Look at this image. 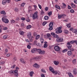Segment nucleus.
Here are the masks:
<instances>
[{"mask_svg":"<svg viewBox=\"0 0 77 77\" xmlns=\"http://www.w3.org/2000/svg\"><path fill=\"white\" fill-rule=\"evenodd\" d=\"M14 74L15 77H18L19 75H18V72H14Z\"/></svg>","mask_w":77,"mask_h":77,"instance_id":"nucleus-18","label":"nucleus"},{"mask_svg":"<svg viewBox=\"0 0 77 77\" xmlns=\"http://www.w3.org/2000/svg\"><path fill=\"white\" fill-rule=\"evenodd\" d=\"M2 14H4V15H6V12L4 11H2L1 12Z\"/></svg>","mask_w":77,"mask_h":77,"instance_id":"nucleus-32","label":"nucleus"},{"mask_svg":"<svg viewBox=\"0 0 77 77\" xmlns=\"http://www.w3.org/2000/svg\"><path fill=\"white\" fill-rule=\"evenodd\" d=\"M66 26L68 28H70L71 27V25H70V24H68L66 25Z\"/></svg>","mask_w":77,"mask_h":77,"instance_id":"nucleus-35","label":"nucleus"},{"mask_svg":"<svg viewBox=\"0 0 77 77\" xmlns=\"http://www.w3.org/2000/svg\"><path fill=\"white\" fill-rule=\"evenodd\" d=\"M6 2H7V3H10L11 2V0H3L2 1V3L3 5H5L6 4Z\"/></svg>","mask_w":77,"mask_h":77,"instance_id":"nucleus-9","label":"nucleus"},{"mask_svg":"<svg viewBox=\"0 0 77 77\" xmlns=\"http://www.w3.org/2000/svg\"><path fill=\"white\" fill-rule=\"evenodd\" d=\"M70 44H74V43H75V40H72V41H71L70 42Z\"/></svg>","mask_w":77,"mask_h":77,"instance_id":"nucleus-39","label":"nucleus"},{"mask_svg":"<svg viewBox=\"0 0 77 77\" xmlns=\"http://www.w3.org/2000/svg\"><path fill=\"white\" fill-rule=\"evenodd\" d=\"M29 39L31 42H32L33 39V37H31L30 38L29 37Z\"/></svg>","mask_w":77,"mask_h":77,"instance_id":"nucleus-28","label":"nucleus"},{"mask_svg":"<svg viewBox=\"0 0 77 77\" xmlns=\"http://www.w3.org/2000/svg\"><path fill=\"white\" fill-rule=\"evenodd\" d=\"M44 48H46L47 47V44L45 43L44 45Z\"/></svg>","mask_w":77,"mask_h":77,"instance_id":"nucleus-48","label":"nucleus"},{"mask_svg":"<svg viewBox=\"0 0 77 77\" xmlns=\"http://www.w3.org/2000/svg\"><path fill=\"white\" fill-rule=\"evenodd\" d=\"M38 6L39 7V8L41 9L42 8L41 7V5L39 4H38Z\"/></svg>","mask_w":77,"mask_h":77,"instance_id":"nucleus-57","label":"nucleus"},{"mask_svg":"<svg viewBox=\"0 0 77 77\" xmlns=\"http://www.w3.org/2000/svg\"><path fill=\"white\" fill-rule=\"evenodd\" d=\"M49 27H53V22H51L49 25Z\"/></svg>","mask_w":77,"mask_h":77,"instance_id":"nucleus-20","label":"nucleus"},{"mask_svg":"<svg viewBox=\"0 0 77 77\" xmlns=\"http://www.w3.org/2000/svg\"><path fill=\"white\" fill-rule=\"evenodd\" d=\"M18 72L17 70H15V71L11 70L9 72V73L11 74H14L15 72Z\"/></svg>","mask_w":77,"mask_h":77,"instance_id":"nucleus-8","label":"nucleus"},{"mask_svg":"<svg viewBox=\"0 0 77 77\" xmlns=\"http://www.w3.org/2000/svg\"><path fill=\"white\" fill-rule=\"evenodd\" d=\"M2 32V28L1 25H0V33H1Z\"/></svg>","mask_w":77,"mask_h":77,"instance_id":"nucleus-47","label":"nucleus"},{"mask_svg":"<svg viewBox=\"0 0 77 77\" xmlns=\"http://www.w3.org/2000/svg\"><path fill=\"white\" fill-rule=\"evenodd\" d=\"M7 36H8V35H5L3 37V39H6V38H7Z\"/></svg>","mask_w":77,"mask_h":77,"instance_id":"nucleus-40","label":"nucleus"},{"mask_svg":"<svg viewBox=\"0 0 77 77\" xmlns=\"http://www.w3.org/2000/svg\"><path fill=\"white\" fill-rule=\"evenodd\" d=\"M11 55V54H8L6 55V56L7 57H9Z\"/></svg>","mask_w":77,"mask_h":77,"instance_id":"nucleus-60","label":"nucleus"},{"mask_svg":"<svg viewBox=\"0 0 77 77\" xmlns=\"http://www.w3.org/2000/svg\"><path fill=\"white\" fill-rule=\"evenodd\" d=\"M18 11V9L17 8H16L15 9V12H17Z\"/></svg>","mask_w":77,"mask_h":77,"instance_id":"nucleus-58","label":"nucleus"},{"mask_svg":"<svg viewBox=\"0 0 77 77\" xmlns=\"http://www.w3.org/2000/svg\"><path fill=\"white\" fill-rule=\"evenodd\" d=\"M37 35V34H36V32H34L33 33V35L34 36H36Z\"/></svg>","mask_w":77,"mask_h":77,"instance_id":"nucleus-63","label":"nucleus"},{"mask_svg":"<svg viewBox=\"0 0 77 77\" xmlns=\"http://www.w3.org/2000/svg\"><path fill=\"white\" fill-rule=\"evenodd\" d=\"M38 12H35L33 14L32 16L33 20H35L38 18Z\"/></svg>","mask_w":77,"mask_h":77,"instance_id":"nucleus-6","label":"nucleus"},{"mask_svg":"<svg viewBox=\"0 0 77 77\" xmlns=\"http://www.w3.org/2000/svg\"><path fill=\"white\" fill-rule=\"evenodd\" d=\"M70 11L71 13H74V11L73 9H71Z\"/></svg>","mask_w":77,"mask_h":77,"instance_id":"nucleus-50","label":"nucleus"},{"mask_svg":"<svg viewBox=\"0 0 77 77\" xmlns=\"http://www.w3.org/2000/svg\"><path fill=\"white\" fill-rule=\"evenodd\" d=\"M55 8L57 9H60V7L59 6H58L57 5H55Z\"/></svg>","mask_w":77,"mask_h":77,"instance_id":"nucleus-33","label":"nucleus"},{"mask_svg":"<svg viewBox=\"0 0 77 77\" xmlns=\"http://www.w3.org/2000/svg\"><path fill=\"white\" fill-rule=\"evenodd\" d=\"M15 21L14 20H11V23H15Z\"/></svg>","mask_w":77,"mask_h":77,"instance_id":"nucleus-49","label":"nucleus"},{"mask_svg":"<svg viewBox=\"0 0 77 77\" xmlns=\"http://www.w3.org/2000/svg\"><path fill=\"white\" fill-rule=\"evenodd\" d=\"M21 19V20H23V21H24L26 20V19L24 17H22Z\"/></svg>","mask_w":77,"mask_h":77,"instance_id":"nucleus-54","label":"nucleus"},{"mask_svg":"<svg viewBox=\"0 0 77 77\" xmlns=\"http://www.w3.org/2000/svg\"><path fill=\"white\" fill-rule=\"evenodd\" d=\"M31 35H32V34L30 33L29 34L27 35V36L29 38H31V37H32V36H31Z\"/></svg>","mask_w":77,"mask_h":77,"instance_id":"nucleus-41","label":"nucleus"},{"mask_svg":"<svg viewBox=\"0 0 77 77\" xmlns=\"http://www.w3.org/2000/svg\"><path fill=\"white\" fill-rule=\"evenodd\" d=\"M57 42H62L63 41V38H57L56 40Z\"/></svg>","mask_w":77,"mask_h":77,"instance_id":"nucleus-4","label":"nucleus"},{"mask_svg":"<svg viewBox=\"0 0 77 77\" xmlns=\"http://www.w3.org/2000/svg\"><path fill=\"white\" fill-rule=\"evenodd\" d=\"M72 32H73V33H76L77 32V30L76 29H74L72 30Z\"/></svg>","mask_w":77,"mask_h":77,"instance_id":"nucleus-43","label":"nucleus"},{"mask_svg":"<svg viewBox=\"0 0 77 77\" xmlns=\"http://www.w3.org/2000/svg\"><path fill=\"white\" fill-rule=\"evenodd\" d=\"M27 48H29V49H30L31 48L30 46L28 45V46H27Z\"/></svg>","mask_w":77,"mask_h":77,"instance_id":"nucleus-61","label":"nucleus"},{"mask_svg":"<svg viewBox=\"0 0 77 77\" xmlns=\"http://www.w3.org/2000/svg\"><path fill=\"white\" fill-rule=\"evenodd\" d=\"M54 49L55 51H60V47L58 46L57 45L54 47Z\"/></svg>","mask_w":77,"mask_h":77,"instance_id":"nucleus-7","label":"nucleus"},{"mask_svg":"<svg viewBox=\"0 0 77 77\" xmlns=\"http://www.w3.org/2000/svg\"><path fill=\"white\" fill-rule=\"evenodd\" d=\"M37 42H37V41H34V42L33 43V44L34 45H37V46H39V45H38V44H37Z\"/></svg>","mask_w":77,"mask_h":77,"instance_id":"nucleus-24","label":"nucleus"},{"mask_svg":"<svg viewBox=\"0 0 77 77\" xmlns=\"http://www.w3.org/2000/svg\"><path fill=\"white\" fill-rule=\"evenodd\" d=\"M41 57H36L34 58L35 59H41Z\"/></svg>","mask_w":77,"mask_h":77,"instance_id":"nucleus-31","label":"nucleus"},{"mask_svg":"<svg viewBox=\"0 0 77 77\" xmlns=\"http://www.w3.org/2000/svg\"><path fill=\"white\" fill-rule=\"evenodd\" d=\"M19 33H20V35H24V32L22 31H20Z\"/></svg>","mask_w":77,"mask_h":77,"instance_id":"nucleus-26","label":"nucleus"},{"mask_svg":"<svg viewBox=\"0 0 77 77\" xmlns=\"http://www.w3.org/2000/svg\"><path fill=\"white\" fill-rule=\"evenodd\" d=\"M49 70L52 72V73L54 74H58V75H60V72L58 71H54L53 68L51 66L49 67Z\"/></svg>","mask_w":77,"mask_h":77,"instance_id":"nucleus-1","label":"nucleus"},{"mask_svg":"<svg viewBox=\"0 0 77 77\" xmlns=\"http://www.w3.org/2000/svg\"><path fill=\"white\" fill-rule=\"evenodd\" d=\"M68 51V49H65L63 50L62 51L63 52V53H65V52H66V51Z\"/></svg>","mask_w":77,"mask_h":77,"instance_id":"nucleus-42","label":"nucleus"},{"mask_svg":"<svg viewBox=\"0 0 77 77\" xmlns=\"http://www.w3.org/2000/svg\"><path fill=\"white\" fill-rule=\"evenodd\" d=\"M20 61L21 62H22V63H25V62L24 61V59H20Z\"/></svg>","mask_w":77,"mask_h":77,"instance_id":"nucleus-21","label":"nucleus"},{"mask_svg":"<svg viewBox=\"0 0 77 77\" xmlns=\"http://www.w3.org/2000/svg\"><path fill=\"white\" fill-rule=\"evenodd\" d=\"M74 2L75 4H77V0H74Z\"/></svg>","mask_w":77,"mask_h":77,"instance_id":"nucleus-59","label":"nucleus"},{"mask_svg":"<svg viewBox=\"0 0 77 77\" xmlns=\"http://www.w3.org/2000/svg\"><path fill=\"white\" fill-rule=\"evenodd\" d=\"M61 29L62 28L60 27L57 28L56 29V30L57 31L56 32V33H57V34L61 33L62 32V31L61 30Z\"/></svg>","mask_w":77,"mask_h":77,"instance_id":"nucleus-3","label":"nucleus"},{"mask_svg":"<svg viewBox=\"0 0 77 77\" xmlns=\"http://www.w3.org/2000/svg\"><path fill=\"white\" fill-rule=\"evenodd\" d=\"M40 37V35H38L35 38V39L37 40Z\"/></svg>","mask_w":77,"mask_h":77,"instance_id":"nucleus-34","label":"nucleus"},{"mask_svg":"<svg viewBox=\"0 0 77 77\" xmlns=\"http://www.w3.org/2000/svg\"><path fill=\"white\" fill-rule=\"evenodd\" d=\"M48 9V7H46L45 8V10L46 11H47Z\"/></svg>","mask_w":77,"mask_h":77,"instance_id":"nucleus-55","label":"nucleus"},{"mask_svg":"<svg viewBox=\"0 0 77 77\" xmlns=\"http://www.w3.org/2000/svg\"><path fill=\"white\" fill-rule=\"evenodd\" d=\"M51 35H53V36H54V35H55V34L53 32H52L51 33Z\"/></svg>","mask_w":77,"mask_h":77,"instance_id":"nucleus-64","label":"nucleus"},{"mask_svg":"<svg viewBox=\"0 0 77 77\" xmlns=\"http://www.w3.org/2000/svg\"><path fill=\"white\" fill-rule=\"evenodd\" d=\"M26 4V3H23L21 5V6H22V7H23L24 5H25V4Z\"/></svg>","mask_w":77,"mask_h":77,"instance_id":"nucleus-53","label":"nucleus"},{"mask_svg":"<svg viewBox=\"0 0 77 77\" xmlns=\"http://www.w3.org/2000/svg\"><path fill=\"white\" fill-rule=\"evenodd\" d=\"M41 71V72H44V73H46V72L45 71V70L43 69H42Z\"/></svg>","mask_w":77,"mask_h":77,"instance_id":"nucleus-36","label":"nucleus"},{"mask_svg":"<svg viewBox=\"0 0 77 77\" xmlns=\"http://www.w3.org/2000/svg\"><path fill=\"white\" fill-rule=\"evenodd\" d=\"M54 63L55 65H59V62L56 61H54Z\"/></svg>","mask_w":77,"mask_h":77,"instance_id":"nucleus-16","label":"nucleus"},{"mask_svg":"<svg viewBox=\"0 0 77 77\" xmlns=\"http://www.w3.org/2000/svg\"><path fill=\"white\" fill-rule=\"evenodd\" d=\"M48 18H49V17H48L47 16H45L44 17V19L45 20H48Z\"/></svg>","mask_w":77,"mask_h":77,"instance_id":"nucleus-29","label":"nucleus"},{"mask_svg":"<svg viewBox=\"0 0 77 77\" xmlns=\"http://www.w3.org/2000/svg\"><path fill=\"white\" fill-rule=\"evenodd\" d=\"M73 63L75 64L76 63V59H74L72 61Z\"/></svg>","mask_w":77,"mask_h":77,"instance_id":"nucleus-37","label":"nucleus"},{"mask_svg":"<svg viewBox=\"0 0 77 77\" xmlns=\"http://www.w3.org/2000/svg\"><path fill=\"white\" fill-rule=\"evenodd\" d=\"M7 29H8V28L6 27H5L4 28L3 30H6Z\"/></svg>","mask_w":77,"mask_h":77,"instance_id":"nucleus-56","label":"nucleus"},{"mask_svg":"<svg viewBox=\"0 0 77 77\" xmlns=\"http://www.w3.org/2000/svg\"><path fill=\"white\" fill-rule=\"evenodd\" d=\"M16 66V65H13L11 67V68H15V66Z\"/></svg>","mask_w":77,"mask_h":77,"instance_id":"nucleus-52","label":"nucleus"},{"mask_svg":"<svg viewBox=\"0 0 77 77\" xmlns=\"http://www.w3.org/2000/svg\"><path fill=\"white\" fill-rule=\"evenodd\" d=\"M7 17L6 16H3V17L2 18V21L4 23H9V20L8 19H7Z\"/></svg>","mask_w":77,"mask_h":77,"instance_id":"nucleus-2","label":"nucleus"},{"mask_svg":"<svg viewBox=\"0 0 77 77\" xmlns=\"http://www.w3.org/2000/svg\"><path fill=\"white\" fill-rule=\"evenodd\" d=\"M63 8H65L66 7V5L65 4V3H62Z\"/></svg>","mask_w":77,"mask_h":77,"instance_id":"nucleus-27","label":"nucleus"},{"mask_svg":"<svg viewBox=\"0 0 77 77\" xmlns=\"http://www.w3.org/2000/svg\"><path fill=\"white\" fill-rule=\"evenodd\" d=\"M67 54L69 56H71L72 54V52L71 51H68Z\"/></svg>","mask_w":77,"mask_h":77,"instance_id":"nucleus-15","label":"nucleus"},{"mask_svg":"<svg viewBox=\"0 0 77 77\" xmlns=\"http://www.w3.org/2000/svg\"><path fill=\"white\" fill-rule=\"evenodd\" d=\"M63 17H66V15L65 14H61L60 15L58 16V18H63Z\"/></svg>","mask_w":77,"mask_h":77,"instance_id":"nucleus-13","label":"nucleus"},{"mask_svg":"<svg viewBox=\"0 0 77 77\" xmlns=\"http://www.w3.org/2000/svg\"><path fill=\"white\" fill-rule=\"evenodd\" d=\"M33 66H34V67H35V68H39V67H40V66L38 65L37 64H35L33 65Z\"/></svg>","mask_w":77,"mask_h":77,"instance_id":"nucleus-12","label":"nucleus"},{"mask_svg":"<svg viewBox=\"0 0 77 77\" xmlns=\"http://www.w3.org/2000/svg\"><path fill=\"white\" fill-rule=\"evenodd\" d=\"M48 14L49 15H52V12L51 11L49 12L48 13Z\"/></svg>","mask_w":77,"mask_h":77,"instance_id":"nucleus-51","label":"nucleus"},{"mask_svg":"<svg viewBox=\"0 0 77 77\" xmlns=\"http://www.w3.org/2000/svg\"><path fill=\"white\" fill-rule=\"evenodd\" d=\"M32 27V26L31 25H28L26 27V29H30Z\"/></svg>","mask_w":77,"mask_h":77,"instance_id":"nucleus-30","label":"nucleus"},{"mask_svg":"<svg viewBox=\"0 0 77 77\" xmlns=\"http://www.w3.org/2000/svg\"><path fill=\"white\" fill-rule=\"evenodd\" d=\"M47 38H51V34H50V33L47 34Z\"/></svg>","mask_w":77,"mask_h":77,"instance_id":"nucleus-22","label":"nucleus"},{"mask_svg":"<svg viewBox=\"0 0 77 77\" xmlns=\"http://www.w3.org/2000/svg\"><path fill=\"white\" fill-rule=\"evenodd\" d=\"M40 40L42 44H43V42H44V39L42 38V36H41V37L40 38Z\"/></svg>","mask_w":77,"mask_h":77,"instance_id":"nucleus-14","label":"nucleus"},{"mask_svg":"<svg viewBox=\"0 0 77 77\" xmlns=\"http://www.w3.org/2000/svg\"><path fill=\"white\" fill-rule=\"evenodd\" d=\"M21 26L22 27H23L24 26V23H22L21 24Z\"/></svg>","mask_w":77,"mask_h":77,"instance_id":"nucleus-62","label":"nucleus"},{"mask_svg":"<svg viewBox=\"0 0 77 77\" xmlns=\"http://www.w3.org/2000/svg\"><path fill=\"white\" fill-rule=\"evenodd\" d=\"M48 30H53V27H49V28H48Z\"/></svg>","mask_w":77,"mask_h":77,"instance_id":"nucleus-44","label":"nucleus"},{"mask_svg":"<svg viewBox=\"0 0 77 77\" xmlns=\"http://www.w3.org/2000/svg\"><path fill=\"white\" fill-rule=\"evenodd\" d=\"M71 5L72 8H75V5L73 3H71Z\"/></svg>","mask_w":77,"mask_h":77,"instance_id":"nucleus-23","label":"nucleus"},{"mask_svg":"<svg viewBox=\"0 0 77 77\" xmlns=\"http://www.w3.org/2000/svg\"><path fill=\"white\" fill-rule=\"evenodd\" d=\"M41 14L42 15H44V14L45 13L44 12V11H43V10H42L41 11Z\"/></svg>","mask_w":77,"mask_h":77,"instance_id":"nucleus-45","label":"nucleus"},{"mask_svg":"<svg viewBox=\"0 0 77 77\" xmlns=\"http://www.w3.org/2000/svg\"><path fill=\"white\" fill-rule=\"evenodd\" d=\"M37 52H38V53L40 54H44L45 53V51H42V50L40 49H38L37 50Z\"/></svg>","mask_w":77,"mask_h":77,"instance_id":"nucleus-5","label":"nucleus"},{"mask_svg":"<svg viewBox=\"0 0 77 77\" xmlns=\"http://www.w3.org/2000/svg\"><path fill=\"white\" fill-rule=\"evenodd\" d=\"M74 74H77V69H74L73 71Z\"/></svg>","mask_w":77,"mask_h":77,"instance_id":"nucleus-17","label":"nucleus"},{"mask_svg":"<svg viewBox=\"0 0 77 77\" xmlns=\"http://www.w3.org/2000/svg\"><path fill=\"white\" fill-rule=\"evenodd\" d=\"M64 33H65L66 34H68V31L67 29H65L64 30Z\"/></svg>","mask_w":77,"mask_h":77,"instance_id":"nucleus-25","label":"nucleus"},{"mask_svg":"<svg viewBox=\"0 0 77 77\" xmlns=\"http://www.w3.org/2000/svg\"><path fill=\"white\" fill-rule=\"evenodd\" d=\"M38 49H37L36 48H33L31 50V53H35V52L37 51H38Z\"/></svg>","mask_w":77,"mask_h":77,"instance_id":"nucleus-10","label":"nucleus"},{"mask_svg":"<svg viewBox=\"0 0 77 77\" xmlns=\"http://www.w3.org/2000/svg\"><path fill=\"white\" fill-rule=\"evenodd\" d=\"M54 36L55 38H59V36L55 34Z\"/></svg>","mask_w":77,"mask_h":77,"instance_id":"nucleus-38","label":"nucleus"},{"mask_svg":"<svg viewBox=\"0 0 77 77\" xmlns=\"http://www.w3.org/2000/svg\"><path fill=\"white\" fill-rule=\"evenodd\" d=\"M47 22H44L43 23H42L43 26L45 25V24H47Z\"/></svg>","mask_w":77,"mask_h":77,"instance_id":"nucleus-46","label":"nucleus"},{"mask_svg":"<svg viewBox=\"0 0 77 77\" xmlns=\"http://www.w3.org/2000/svg\"><path fill=\"white\" fill-rule=\"evenodd\" d=\"M34 74V72H33L31 71L29 73V75L30 76V77H33V74Z\"/></svg>","mask_w":77,"mask_h":77,"instance_id":"nucleus-19","label":"nucleus"},{"mask_svg":"<svg viewBox=\"0 0 77 77\" xmlns=\"http://www.w3.org/2000/svg\"><path fill=\"white\" fill-rule=\"evenodd\" d=\"M67 47L69 49H70V48H71V47H72V45H71V44L70 43V42H68L67 43Z\"/></svg>","mask_w":77,"mask_h":77,"instance_id":"nucleus-11","label":"nucleus"}]
</instances>
